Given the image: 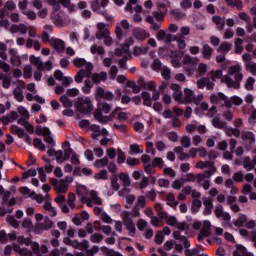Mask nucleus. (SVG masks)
<instances>
[{"mask_svg":"<svg viewBox=\"0 0 256 256\" xmlns=\"http://www.w3.org/2000/svg\"><path fill=\"white\" fill-rule=\"evenodd\" d=\"M154 241L157 245H162L163 241H165V236H163V232L157 231L156 235H155V238H154Z\"/></svg>","mask_w":256,"mask_h":256,"instance_id":"nucleus-48","label":"nucleus"},{"mask_svg":"<svg viewBox=\"0 0 256 256\" xmlns=\"http://www.w3.org/2000/svg\"><path fill=\"white\" fill-rule=\"evenodd\" d=\"M75 194L74 193H69L68 194V200L67 203L69 205V207H71V209H75Z\"/></svg>","mask_w":256,"mask_h":256,"instance_id":"nucleus-54","label":"nucleus"},{"mask_svg":"<svg viewBox=\"0 0 256 256\" xmlns=\"http://www.w3.org/2000/svg\"><path fill=\"white\" fill-rule=\"evenodd\" d=\"M132 217H141V212H139V207L135 206L132 209V213L129 211L122 212L124 227H126L128 231V235L130 237H135V234L137 233V228H135V223L133 222Z\"/></svg>","mask_w":256,"mask_h":256,"instance_id":"nucleus-1","label":"nucleus"},{"mask_svg":"<svg viewBox=\"0 0 256 256\" xmlns=\"http://www.w3.org/2000/svg\"><path fill=\"white\" fill-rule=\"evenodd\" d=\"M232 44L229 42H223L217 48L218 53H222V55H227L229 51H231Z\"/></svg>","mask_w":256,"mask_h":256,"instance_id":"nucleus-19","label":"nucleus"},{"mask_svg":"<svg viewBox=\"0 0 256 256\" xmlns=\"http://www.w3.org/2000/svg\"><path fill=\"white\" fill-rule=\"evenodd\" d=\"M166 200L168 201L167 205L169 207H177V205H179V202H174L175 201V195H173V193H168L167 196H166Z\"/></svg>","mask_w":256,"mask_h":256,"instance_id":"nucleus-37","label":"nucleus"},{"mask_svg":"<svg viewBox=\"0 0 256 256\" xmlns=\"http://www.w3.org/2000/svg\"><path fill=\"white\" fill-rule=\"evenodd\" d=\"M30 63L35 65L38 71H45V63L41 60V57H36L35 55L30 56Z\"/></svg>","mask_w":256,"mask_h":256,"instance_id":"nucleus-10","label":"nucleus"},{"mask_svg":"<svg viewBox=\"0 0 256 256\" xmlns=\"http://www.w3.org/2000/svg\"><path fill=\"white\" fill-rule=\"evenodd\" d=\"M91 243H101L103 241V236L99 233H94L90 236Z\"/></svg>","mask_w":256,"mask_h":256,"instance_id":"nucleus-51","label":"nucleus"},{"mask_svg":"<svg viewBox=\"0 0 256 256\" xmlns=\"http://www.w3.org/2000/svg\"><path fill=\"white\" fill-rule=\"evenodd\" d=\"M163 172L164 175H168V177H177V172H175L171 167L164 168Z\"/></svg>","mask_w":256,"mask_h":256,"instance_id":"nucleus-58","label":"nucleus"},{"mask_svg":"<svg viewBox=\"0 0 256 256\" xmlns=\"http://www.w3.org/2000/svg\"><path fill=\"white\" fill-rule=\"evenodd\" d=\"M126 163L127 165H129V167H135L137 165H141V160H139L138 158H132L131 156H128L126 159Z\"/></svg>","mask_w":256,"mask_h":256,"instance_id":"nucleus-40","label":"nucleus"},{"mask_svg":"<svg viewBox=\"0 0 256 256\" xmlns=\"http://www.w3.org/2000/svg\"><path fill=\"white\" fill-rule=\"evenodd\" d=\"M33 145L36 149H39V151H45L46 147L45 144H43V140L39 138H35Z\"/></svg>","mask_w":256,"mask_h":256,"instance_id":"nucleus-43","label":"nucleus"},{"mask_svg":"<svg viewBox=\"0 0 256 256\" xmlns=\"http://www.w3.org/2000/svg\"><path fill=\"white\" fill-rule=\"evenodd\" d=\"M203 205V203L201 202V200L199 199H194L192 202V208L191 211L192 213H197V211H199V209H201V206Z\"/></svg>","mask_w":256,"mask_h":256,"instance_id":"nucleus-41","label":"nucleus"},{"mask_svg":"<svg viewBox=\"0 0 256 256\" xmlns=\"http://www.w3.org/2000/svg\"><path fill=\"white\" fill-rule=\"evenodd\" d=\"M126 159L125 152H123L121 149H118V156H117V163L118 165H121Z\"/></svg>","mask_w":256,"mask_h":256,"instance_id":"nucleus-60","label":"nucleus"},{"mask_svg":"<svg viewBox=\"0 0 256 256\" xmlns=\"http://www.w3.org/2000/svg\"><path fill=\"white\" fill-rule=\"evenodd\" d=\"M10 131H11L12 135H17V137H19V139H23V137H25L27 135L25 133V129H23L17 125H11Z\"/></svg>","mask_w":256,"mask_h":256,"instance_id":"nucleus-14","label":"nucleus"},{"mask_svg":"<svg viewBox=\"0 0 256 256\" xmlns=\"http://www.w3.org/2000/svg\"><path fill=\"white\" fill-rule=\"evenodd\" d=\"M242 139L243 141H250L251 145H253V143H255V134L253 132L246 131L242 133Z\"/></svg>","mask_w":256,"mask_h":256,"instance_id":"nucleus-29","label":"nucleus"},{"mask_svg":"<svg viewBox=\"0 0 256 256\" xmlns=\"http://www.w3.org/2000/svg\"><path fill=\"white\" fill-rule=\"evenodd\" d=\"M253 85H255V78L249 77L246 81L245 89H247V91H253Z\"/></svg>","mask_w":256,"mask_h":256,"instance_id":"nucleus-53","label":"nucleus"},{"mask_svg":"<svg viewBox=\"0 0 256 256\" xmlns=\"http://www.w3.org/2000/svg\"><path fill=\"white\" fill-rule=\"evenodd\" d=\"M247 71H250L252 75H256V63H247L246 64Z\"/></svg>","mask_w":256,"mask_h":256,"instance_id":"nucleus-64","label":"nucleus"},{"mask_svg":"<svg viewBox=\"0 0 256 256\" xmlns=\"http://www.w3.org/2000/svg\"><path fill=\"white\" fill-rule=\"evenodd\" d=\"M170 59L173 67L179 69V67H181V64L183 63V52L171 51Z\"/></svg>","mask_w":256,"mask_h":256,"instance_id":"nucleus-5","label":"nucleus"},{"mask_svg":"<svg viewBox=\"0 0 256 256\" xmlns=\"http://www.w3.org/2000/svg\"><path fill=\"white\" fill-rule=\"evenodd\" d=\"M92 55L98 53V55H103L105 53V48L103 46H97V44H93L90 48Z\"/></svg>","mask_w":256,"mask_h":256,"instance_id":"nucleus-32","label":"nucleus"},{"mask_svg":"<svg viewBox=\"0 0 256 256\" xmlns=\"http://www.w3.org/2000/svg\"><path fill=\"white\" fill-rule=\"evenodd\" d=\"M109 163V159L107 157H104L102 159H98L94 162V167L97 169H101V167H105Z\"/></svg>","mask_w":256,"mask_h":256,"instance_id":"nucleus-39","label":"nucleus"},{"mask_svg":"<svg viewBox=\"0 0 256 256\" xmlns=\"http://www.w3.org/2000/svg\"><path fill=\"white\" fill-rule=\"evenodd\" d=\"M180 7L184 11H187V9H191L193 7V0H182L180 2Z\"/></svg>","mask_w":256,"mask_h":256,"instance_id":"nucleus-44","label":"nucleus"},{"mask_svg":"<svg viewBox=\"0 0 256 256\" xmlns=\"http://www.w3.org/2000/svg\"><path fill=\"white\" fill-rule=\"evenodd\" d=\"M202 55L204 59H211L213 57V48L209 44H204L202 48Z\"/></svg>","mask_w":256,"mask_h":256,"instance_id":"nucleus-18","label":"nucleus"},{"mask_svg":"<svg viewBox=\"0 0 256 256\" xmlns=\"http://www.w3.org/2000/svg\"><path fill=\"white\" fill-rule=\"evenodd\" d=\"M94 82L91 81V79H86L84 81V87H82V93H85V95H89L91 93V89H93Z\"/></svg>","mask_w":256,"mask_h":256,"instance_id":"nucleus-23","label":"nucleus"},{"mask_svg":"<svg viewBox=\"0 0 256 256\" xmlns=\"http://www.w3.org/2000/svg\"><path fill=\"white\" fill-rule=\"evenodd\" d=\"M197 167H200V169H207V167H209L210 169H213V173L217 171V168L215 167V162L213 161H200L197 163Z\"/></svg>","mask_w":256,"mask_h":256,"instance_id":"nucleus-20","label":"nucleus"},{"mask_svg":"<svg viewBox=\"0 0 256 256\" xmlns=\"http://www.w3.org/2000/svg\"><path fill=\"white\" fill-rule=\"evenodd\" d=\"M199 59L191 57V55H185L183 57L182 63L184 67V71L187 73L189 77L197 71V63Z\"/></svg>","mask_w":256,"mask_h":256,"instance_id":"nucleus-3","label":"nucleus"},{"mask_svg":"<svg viewBox=\"0 0 256 256\" xmlns=\"http://www.w3.org/2000/svg\"><path fill=\"white\" fill-rule=\"evenodd\" d=\"M76 193L79 197H81V202L86 203L89 201V199L85 198V195H87V187L79 184L76 189Z\"/></svg>","mask_w":256,"mask_h":256,"instance_id":"nucleus-16","label":"nucleus"},{"mask_svg":"<svg viewBox=\"0 0 256 256\" xmlns=\"http://www.w3.org/2000/svg\"><path fill=\"white\" fill-rule=\"evenodd\" d=\"M212 81H215V79H221L223 77V70H212Z\"/></svg>","mask_w":256,"mask_h":256,"instance_id":"nucleus-63","label":"nucleus"},{"mask_svg":"<svg viewBox=\"0 0 256 256\" xmlns=\"http://www.w3.org/2000/svg\"><path fill=\"white\" fill-rule=\"evenodd\" d=\"M138 84L140 85V87H143V89H146L147 91H155V82L153 81H149V82H145V78L140 77L138 79Z\"/></svg>","mask_w":256,"mask_h":256,"instance_id":"nucleus-11","label":"nucleus"},{"mask_svg":"<svg viewBox=\"0 0 256 256\" xmlns=\"http://www.w3.org/2000/svg\"><path fill=\"white\" fill-rule=\"evenodd\" d=\"M184 97L187 103H191V101H195V93L191 89H188V88L184 89Z\"/></svg>","mask_w":256,"mask_h":256,"instance_id":"nucleus-25","label":"nucleus"},{"mask_svg":"<svg viewBox=\"0 0 256 256\" xmlns=\"http://www.w3.org/2000/svg\"><path fill=\"white\" fill-rule=\"evenodd\" d=\"M133 153L135 155L143 153V150H141L139 148V144H132V145H130V154H133Z\"/></svg>","mask_w":256,"mask_h":256,"instance_id":"nucleus-55","label":"nucleus"},{"mask_svg":"<svg viewBox=\"0 0 256 256\" xmlns=\"http://www.w3.org/2000/svg\"><path fill=\"white\" fill-rule=\"evenodd\" d=\"M221 82L225 83L227 87L235 89V81H233L232 77L224 76Z\"/></svg>","mask_w":256,"mask_h":256,"instance_id":"nucleus-42","label":"nucleus"},{"mask_svg":"<svg viewBox=\"0 0 256 256\" xmlns=\"http://www.w3.org/2000/svg\"><path fill=\"white\" fill-rule=\"evenodd\" d=\"M14 99L18 101V103H23L25 101V96L23 95V90L20 87H17L13 91Z\"/></svg>","mask_w":256,"mask_h":256,"instance_id":"nucleus-22","label":"nucleus"},{"mask_svg":"<svg viewBox=\"0 0 256 256\" xmlns=\"http://www.w3.org/2000/svg\"><path fill=\"white\" fill-rule=\"evenodd\" d=\"M152 167H158L159 169H163L165 167V162L163 158L156 157L152 160Z\"/></svg>","mask_w":256,"mask_h":256,"instance_id":"nucleus-38","label":"nucleus"},{"mask_svg":"<svg viewBox=\"0 0 256 256\" xmlns=\"http://www.w3.org/2000/svg\"><path fill=\"white\" fill-rule=\"evenodd\" d=\"M106 35H111V32L109 31V29H106L104 31H97L96 32V39H104Z\"/></svg>","mask_w":256,"mask_h":256,"instance_id":"nucleus-57","label":"nucleus"},{"mask_svg":"<svg viewBox=\"0 0 256 256\" xmlns=\"http://www.w3.org/2000/svg\"><path fill=\"white\" fill-rule=\"evenodd\" d=\"M50 45L57 53H63V51H65V41L59 38H51Z\"/></svg>","mask_w":256,"mask_h":256,"instance_id":"nucleus-7","label":"nucleus"},{"mask_svg":"<svg viewBox=\"0 0 256 256\" xmlns=\"http://www.w3.org/2000/svg\"><path fill=\"white\" fill-rule=\"evenodd\" d=\"M176 42L178 45V49H185V47H187V44L185 43V37L183 36H178L176 38Z\"/></svg>","mask_w":256,"mask_h":256,"instance_id":"nucleus-52","label":"nucleus"},{"mask_svg":"<svg viewBox=\"0 0 256 256\" xmlns=\"http://www.w3.org/2000/svg\"><path fill=\"white\" fill-rule=\"evenodd\" d=\"M79 95V89L77 88H71L66 91L67 97H77Z\"/></svg>","mask_w":256,"mask_h":256,"instance_id":"nucleus-62","label":"nucleus"},{"mask_svg":"<svg viewBox=\"0 0 256 256\" xmlns=\"http://www.w3.org/2000/svg\"><path fill=\"white\" fill-rule=\"evenodd\" d=\"M51 227H53V221L51 219H49V217H46L44 219V222L41 224H38L35 229H34V233L39 234L42 231H49V229H51Z\"/></svg>","mask_w":256,"mask_h":256,"instance_id":"nucleus-6","label":"nucleus"},{"mask_svg":"<svg viewBox=\"0 0 256 256\" xmlns=\"http://www.w3.org/2000/svg\"><path fill=\"white\" fill-rule=\"evenodd\" d=\"M87 60L84 58H76L73 60V65L74 67H77V69H81V67H84L86 65Z\"/></svg>","mask_w":256,"mask_h":256,"instance_id":"nucleus-45","label":"nucleus"},{"mask_svg":"<svg viewBox=\"0 0 256 256\" xmlns=\"http://www.w3.org/2000/svg\"><path fill=\"white\" fill-rule=\"evenodd\" d=\"M60 101L63 106L66 107V109H69L73 106V101H71V99H69V97H67L65 94L60 97Z\"/></svg>","mask_w":256,"mask_h":256,"instance_id":"nucleus-33","label":"nucleus"},{"mask_svg":"<svg viewBox=\"0 0 256 256\" xmlns=\"http://www.w3.org/2000/svg\"><path fill=\"white\" fill-rule=\"evenodd\" d=\"M95 179L99 180H103V181H107V179H109V175L107 173V169H102L99 173H96L94 176Z\"/></svg>","mask_w":256,"mask_h":256,"instance_id":"nucleus-34","label":"nucleus"},{"mask_svg":"<svg viewBox=\"0 0 256 256\" xmlns=\"http://www.w3.org/2000/svg\"><path fill=\"white\" fill-rule=\"evenodd\" d=\"M212 125L215 129H225L227 127V122H223L221 119L215 117L212 120Z\"/></svg>","mask_w":256,"mask_h":256,"instance_id":"nucleus-24","label":"nucleus"},{"mask_svg":"<svg viewBox=\"0 0 256 256\" xmlns=\"http://www.w3.org/2000/svg\"><path fill=\"white\" fill-rule=\"evenodd\" d=\"M96 101H101V99H106V101H113L115 95L111 91H106L101 86L97 87L95 93Z\"/></svg>","mask_w":256,"mask_h":256,"instance_id":"nucleus-4","label":"nucleus"},{"mask_svg":"<svg viewBox=\"0 0 256 256\" xmlns=\"http://www.w3.org/2000/svg\"><path fill=\"white\" fill-rule=\"evenodd\" d=\"M98 110L102 113H109L111 111V105H109L107 102H98L97 104Z\"/></svg>","mask_w":256,"mask_h":256,"instance_id":"nucleus-30","label":"nucleus"},{"mask_svg":"<svg viewBox=\"0 0 256 256\" xmlns=\"http://www.w3.org/2000/svg\"><path fill=\"white\" fill-rule=\"evenodd\" d=\"M181 145H183L185 149H189V147H191V138L183 136L181 138Z\"/></svg>","mask_w":256,"mask_h":256,"instance_id":"nucleus-56","label":"nucleus"},{"mask_svg":"<svg viewBox=\"0 0 256 256\" xmlns=\"http://www.w3.org/2000/svg\"><path fill=\"white\" fill-rule=\"evenodd\" d=\"M207 81H209V77H202L196 83L198 89H205L207 87Z\"/></svg>","mask_w":256,"mask_h":256,"instance_id":"nucleus-49","label":"nucleus"},{"mask_svg":"<svg viewBox=\"0 0 256 256\" xmlns=\"http://www.w3.org/2000/svg\"><path fill=\"white\" fill-rule=\"evenodd\" d=\"M111 187L114 191H119V189L121 188V185H119V177L117 176V174H113L111 177Z\"/></svg>","mask_w":256,"mask_h":256,"instance_id":"nucleus-26","label":"nucleus"},{"mask_svg":"<svg viewBox=\"0 0 256 256\" xmlns=\"http://www.w3.org/2000/svg\"><path fill=\"white\" fill-rule=\"evenodd\" d=\"M98 13H99V15H102V17H104V19L106 21H108L109 23H111L113 21V17L111 16V14L107 13L106 9L99 11Z\"/></svg>","mask_w":256,"mask_h":256,"instance_id":"nucleus-59","label":"nucleus"},{"mask_svg":"<svg viewBox=\"0 0 256 256\" xmlns=\"http://www.w3.org/2000/svg\"><path fill=\"white\" fill-rule=\"evenodd\" d=\"M45 211H49L50 217H57V210L51 205V202L44 203Z\"/></svg>","mask_w":256,"mask_h":256,"instance_id":"nucleus-31","label":"nucleus"},{"mask_svg":"<svg viewBox=\"0 0 256 256\" xmlns=\"http://www.w3.org/2000/svg\"><path fill=\"white\" fill-rule=\"evenodd\" d=\"M161 71L163 79H165V81H169L171 79V69H169L167 66H164Z\"/></svg>","mask_w":256,"mask_h":256,"instance_id":"nucleus-50","label":"nucleus"},{"mask_svg":"<svg viewBox=\"0 0 256 256\" xmlns=\"http://www.w3.org/2000/svg\"><path fill=\"white\" fill-rule=\"evenodd\" d=\"M166 223L170 226V227H177V217L175 216H168V219L166 220Z\"/></svg>","mask_w":256,"mask_h":256,"instance_id":"nucleus-61","label":"nucleus"},{"mask_svg":"<svg viewBox=\"0 0 256 256\" xmlns=\"http://www.w3.org/2000/svg\"><path fill=\"white\" fill-rule=\"evenodd\" d=\"M119 179L122 181L124 187H129L131 185V179L129 178V175L122 172L119 174Z\"/></svg>","mask_w":256,"mask_h":256,"instance_id":"nucleus-35","label":"nucleus"},{"mask_svg":"<svg viewBox=\"0 0 256 256\" xmlns=\"http://www.w3.org/2000/svg\"><path fill=\"white\" fill-rule=\"evenodd\" d=\"M87 76V71L85 69H80L74 77L76 83H83V79Z\"/></svg>","mask_w":256,"mask_h":256,"instance_id":"nucleus-28","label":"nucleus"},{"mask_svg":"<svg viewBox=\"0 0 256 256\" xmlns=\"http://www.w3.org/2000/svg\"><path fill=\"white\" fill-rule=\"evenodd\" d=\"M90 7L94 13H97V15H99V11H103L101 10V5L99 4V0L92 1L90 4Z\"/></svg>","mask_w":256,"mask_h":256,"instance_id":"nucleus-47","label":"nucleus"},{"mask_svg":"<svg viewBox=\"0 0 256 256\" xmlns=\"http://www.w3.org/2000/svg\"><path fill=\"white\" fill-rule=\"evenodd\" d=\"M133 35L138 41H145V39L149 37V33L142 28H135L133 30Z\"/></svg>","mask_w":256,"mask_h":256,"instance_id":"nucleus-9","label":"nucleus"},{"mask_svg":"<svg viewBox=\"0 0 256 256\" xmlns=\"http://www.w3.org/2000/svg\"><path fill=\"white\" fill-rule=\"evenodd\" d=\"M233 256H253V254L247 252V248L241 244L236 245V250L233 252Z\"/></svg>","mask_w":256,"mask_h":256,"instance_id":"nucleus-13","label":"nucleus"},{"mask_svg":"<svg viewBox=\"0 0 256 256\" xmlns=\"http://www.w3.org/2000/svg\"><path fill=\"white\" fill-rule=\"evenodd\" d=\"M75 107L83 115H89L94 109L93 104L91 103V98L89 97H86L85 99L83 97H78Z\"/></svg>","mask_w":256,"mask_h":256,"instance_id":"nucleus-2","label":"nucleus"},{"mask_svg":"<svg viewBox=\"0 0 256 256\" xmlns=\"http://www.w3.org/2000/svg\"><path fill=\"white\" fill-rule=\"evenodd\" d=\"M141 97L146 107H152L153 102L151 101V94H149V92L147 91L142 92Z\"/></svg>","mask_w":256,"mask_h":256,"instance_id":"nucleus-27","label":"nucleus"},{"mask_svg":"<svg viewBox=\"0 0 256 256\" xmlns=\"http://www.w3.org/2000/svg\"><path fill=\"white\" fill-rule=\"evenodd\" d=\"M91 79L95 85H99L101 81H105L107 79V72L94 73L91 75Z\"/></svg>","mask_w":256,"mask_h":256,"instance_id":"nucleus-15","label":"nucleus"},{"mask_svg":"<svg viewBox=\"0 0 256 256\" xmlns=\"http://www.w3.org/2000/svg\"><path fill=\"white\" fill-rule=\"evenodd\" d=\"M214 213L218 219L222 217L223 221H231V214L224 212L221 205L216 206Z\"/></svg>","mask_w":256,"mask_h":256,"instance_id":"nucleus-8","label":"nucleus"},{"mask_svg":"<svg viewBox=\"0 0 256 256\" xmlns=\"http://www.w3.org/2000/svg\"><path fill=\"white\" fill-rule=\"evenodd\" d=\"M94 119L99 123H109V116H103V112L101 110H96Z\"/></svg>","mask_w":256,"mask_h":256,"instance_id":"nucleus-21","label":"nucleus"},{"mask_svg":"<svg viewBox=\"0 0 256 256\" xmlns=\"http://www.w3.org/2000/svg\"><path fill=\"white\" fill-rule=\"evenodd\" d=\"M225 99H227V96L222 92H218L217 94L210 95V101L214 105H219V103H221V101H225Z\"/></svg>","mask_w":256,"mask_h":256,"instance_id":"nucleus-12","label":"nucleus"},{"mask_svg":"<svg viewBox=\"0 0 256 256\" xmlns=\"http://www.w3.org/2000/svg\"><path fill=\"white\" fill-rule=\"evenodd\" d=\"M235 79V89H239L241 87V81H243V73L239 72L237 74H234Z\"/></svg>","mask_w":256,"mask_h":256,"instance_id":"nucleus-46","label":"nucleus"},{"mask_svg":"<svg viewBox=\"0 0 256 256\" xmlns=\"http://www.w3.org/2000/svg\"><path fill=\"white\" fill-rule=\"evenodd\" d=\"M226 133L228 135V137H241V130H239L238 128H231L229 127L226 130Z\"/></svg>","mask_w":256,"mask_h":256,"instance_id":"nucleus-36","label":"nucleus"},{"mask_svg":"<svg viewBox=\"0 0 256 256\" xmlns=\"http://www.w3.org/2000/svg\"><path fill=\"white\" fill-rule=\"evenodd\" d=\"M213 23H215L218 31H223L225 29V17L221 18V16H213Z\"/></svg>","mask_w":256,"mask_h":256,"instance_id":"nucleus-17","label":"nucleus"}]
</instances>
